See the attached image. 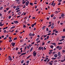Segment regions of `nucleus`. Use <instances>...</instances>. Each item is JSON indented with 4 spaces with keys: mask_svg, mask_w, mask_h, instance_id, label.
I'll return each instance as SVG.
<instances>
[{
    "mask_svg": "<svg viewBox=\"0 0 65 65\" xmlns=\"http://www.w3.org/2000/svg\"><path fill=\"white\" fill-rule=\"evenodd\" d=\"M38 50H39V51H40L42 50V51H43V50L44 49L43 48V47H39V48H38Z\"/></svg>",
    "mask_w": 65,
    "mask_h": 65,
    "instance_id": "obj_1",
    "label": "nucleus"
},
{
    "mask_svg": "<svg viewBox=\"0 0 65 65\" xmlns=\"http://www.w3.org/2000/svg\"><path fill=\"white\" fill-rule=\"evenodd\" d=\"M36 52V51H34L33 52V56H36L37 54H36V52Z\"/></svg>",
    "mask_w": 65,
    "mask_h": 65,
    "instance_id": "obj_2",
    "label": "nucleus"
},
{
    "mask_svg": "<svg viewBox=\"0 0 65 65\" xmlns=\"http://www.w3.org/2000/svg\"><path fill=\"white\" fill-rule=\"evenodd\" d=\"M29 1H27L26 2L25 5L26 6H28L29 5Z\"/></svg>",
    "mask_w": 65,
    "mask_h": 65,
    "instance_id": "obj_3",
    "label": "nucleus"
},
{
    "mask_svg": "<svg viewBox=\"0 0 65 65\" xmlns=\"http://www.w3.org/2000/svg\"><path fill=\"white\" fill-rule=\"evenodd\" d=\"M14 24H18L19 22L18 21H14Z\"/></svg>",
    "mask_w": 65,
    "mask_h": 65,
    "instance_id": "obj_4",
    "label": "nucleus"
},
{
    "mask_svg": "<svg viewBox=\"0 0 65 65\" xmlns=\"http://www.w3.org/2000/svg\"><path fill=\"white\" fill-rule=\"evenodd\" d=\"M15 43H11V44L12 45V46H14V45H15Z\"/></svg>",
    "mask_w": 65,
    "mask_h": 65,
    "instance_id": "obj_5",
    "label": "nucleus"
},
{
    "mask_svg": "<svg viewBox=\"0 0 65 65\" xmlns=\"http://www.w3.org/2000/svg\"><path fill=\"white\" fill-rule=\"evenodd\" d=\"M11 56H9L8 58V60H10V61H11L12 60V58H11Z\"/></svg>",
    "mask_w": 65,
    "mask_h": 65,
    "instance_id": "obj_6",
    "label": "nucleus"
},
{
    "mask_svg": "<svg viewBox=\"0 0 65 65\" xmlns=\"http://www.w3.org/2000/svg\"><path fill=\"white\" fill-rule=\"evenodd\" d=\"M54 57H55V58H57V57L58 56V55H57V54H55L54 55Z\"/></svg>",
    "mask_w": 65,
    "mask_h": 65,
    "instance_id": "obj_7",
    "label": "nucleus"
},
{
    "mask_svg": "<svg viewBox=\"0 0 65 65\" xmlns=\"http://www.w3.org/2000/svg\"><path fill=\"white\" fill-rule=\"evenodd\" d=\"M61 55V53L60 52H58V56H60V55Z\"/></svg>",
    "mask_w": 65,
    "mask_h": 65,
    "instance_id": "obj_8",
    "label": "nucleus"
},
{
    "mask_svg": "<svg viewBox=\"0 0 65 65\" xmlns=\"http://www.w3.org/2000/svg\"><path fill=\"white\" fill-rule=\"evenodd\" d=\"M46 27L45 26H44L42 28L43 30H44V28Z\"/></svg>",
    "mask_w": 65,
    "mask_h": 65,
    "instance_id": "obj_9",
    "label": "nucleus"
},
{
    "mask_svg": "<svg viewBox=\"0 0 65 65\" xmlns=\"http://www.w3.org/2000/svg\"><path fill=\"white\" fill-rule=\"evenodd\" d=\"M62 48V47H60L58 48V49L59 50H61V49Z\"/></svg>",
    "mask_w": 65,
    "mask_h": 65,
    "instance_id": "obj_10",
    "label": "nucleus"
},
{
    "mask_svg": "<svg viewBox=\"0 0 65 65\" xmlns=\"http://www.w3.org/2000/svg\"><path fill=\"white\" fill-rule=\"evenodd\" d=\"M52 60H56V58H52Z\"/></svg>",
    "mask_w": 65,
    "mask_h": 65,
    "instance_id": "obj_11",
    "label": "nucleus"
},
{
    "mask_svg": "<svg viewBox=\"0 0 65 65\" xmlns=\"http://www.w3.org/2000/svg\"><path fill=\"white\" fill-rule=\"evenodd\" d=\"M55 5H56V3H54V4H53V5H53V7H54V6H55Z\"/></svg>",
    "mask_w": 65,
    "mask_h": 65,
    "instance_id": "obj_12",
    "label": "nucleus"
},
{
    "mask_svg": "<svg viewBox=\"0 0 65 65\" xmlns=\"http://www.w3.org/2000/svg\"><path fill=\"white\" fill-rule=\"evenodd\" d=\"M8 28V27H5L3 28V30H5V29H7Z\"/></svg>",
    "mask_w": 65,
    "mask_h": 65,
    "instance_id": "obj_13",
    "label": "nucleus"
},
{
    "mask_svg": "<svg viewBox=\"0 0 65 65\" xmlns=\"http://www.w3.org/2000/svg\"><path fill=\"white\" fill-rule=\"evenodd\" d=\"M20 9V8H17L16 9V10H19Z\"/></svg>",
    "mask_w": 65,
    "mask_h": 65,
    "instance_id": "obj_14",
    "label": "nucleus"
},
{
    "mask_svg": "<svg viewBox=\"0 0 65 65\" xmlns=\"http://www.w3.org/2000/svg\"><path fill=\"white\" fill-rule=\"evenodd\" d=\"M15 28V26H13L12 27H11V29H13V28Z\"/></svg>",
    "mask_w": 65,
    "mask_h": 65,
    "instance_id": "obj_15",
    "label": "nucleus"
},
{
    "mask_svg": "<svg viewBox=\"0 0 65 65\" xmlns=\"http://www.w3.org/2000/svg\"><path fill=\"white\" fill-rule=\"evenodd\" d=\"M21 12H18V15H20V14H21Z\"/></svg>",
    "mask_w": 65,
    "mask_h": 65,
    "instance_id": "obj_16",
    "label": "nucleus"
},
{
    "mask_svg": "<svg viewBox=\"0 0 65 65\" xmlns=\"http://www.w3.org/2000/svg\"><path fill=\"white\" fill-rule=\"evenodd\" d=\"M32 35V33H29V35L30 36H31Z\"/></svg>",
    "mask_w": 65,
    "mask_h": 65,
    "instance_id": "obj_17",
    "label": "nucleus"
},
{
    "mask_svg": "<svg viewBox=\"0 0 65 65\" xmlns=\"http://www.w3.org/2000/svg\"><path fill=\"white\" fill-rule=\"evenodd\" d=\"M54 62H53L52 63H48V64H49L50 65H52V64H53Z\"/></svg>",
    "mask_w": 65,
    "mask_h": 65,
    "instance_id": "obj_18",
    "label": "nucleus"
},
{
    "mask_svg": "<svg viewBox=\"0 0 65 65\" xmlns=\"http://www.w3.org/2000/svg\"><path fill=\"white\" fill-rule=\"evenodd\" d=\"M24 60H22L21 62V63L22 64V63H24Z\"/></svg>",
    "mask_w": 65,
    "mask_h": 65,
    "instance_id": "obj_19",
    "label": "nucleus"
},
{
    "mask_svg": "<svg viewBox=\"0 0 65 65\" xmlns=\"http://www.w3.org/2000/svg\"><path fill=\"white\" fill-rule=\"evenodd\" d=\"M3 9V7L2 6L0 7V10H2Z\"/></svg>",
    "mask_w": 65,
    "mask_h": 65,
    "instance_id": "obj_20",
    "label": "nucleus"
},
{
    "mask_svg": "<svg viewBox=\"0 0 65 65\" xmlns=\"http://www.w3.org/2000/svg\"><path fill=\"white\" fill-rule=\"evenodd\" d=\"M17 37H15L13 39L14 40H17Z\"/></svg>",
    "mask_w": 65,
    "mask_h": 65,
    "instance_id": "obj_21",
    "label": "nucleus"
},
{
    "mask_svg": "<svg viewBox=\"0 0 65 65\" xmlns=\"http://www.w3.org/2000/svg\"><path fill=\"white\" fill-rule=\"evenodd\" d=\"M53 47H54V46L53 45H51L50 46V47L52 48H53Z\"/></svg>",
    "mask_w": 65,
    "mask_h": 65,
    "instance_id": "obj_22",
    "label": "nucleus"
},
{
    "mask_svg": "<svg viewBox=\"0 0 65 65\" xmlns=\"http://www.w3.org/2000/svg\"><path fill=\"white\" fill-rule=\"evenodd\" d=\"M64 15V14H62L61 15V17H63Z\"/></svg>",
    "mask_w": 65,
    "mask_h": 65,
    "instance_id": "obj_23",
    "label": "nucleus"
},
{
    "mask_svg": "<svg viewBox=\"0 0 65 65\" xmlns=\"http://www.w3.org/2000/svg\"><path fill=\"white\" fill-rule=\"evenodd\" d=\"M40 41L39 40L37 42V43H40Z\"/></svg>",
    "mask_w": 65,
    "mask_h": 65,
    "instance_id": "obj_24",
    "label": "nucleus"
},
{
    "mask_svg": "<svg viewBox=\"0 0 65 65\" xmlns=\"http://www.w3.org/2000/svg\"><path fill=\"white\" fill-rule=\"evenodd\" d=\"M31 26L32 28H33L34 27V24H32V25H31Z\"/></svg>",
    "mask_w": 65,
    "mask_h": 65,
    "instance_id": "obj_25",
    "label": "nucleus"
},
{
    "mask_svg": "<svg viewBox=\"0 0 65 65\" xmlns=\"http://www.w3.org/2000/svg\"><path fill=\"white\" fill-rule=\"evenodd\" d=\"M55 53H56V52L55 51L53 52L52 53L53 55H54V54H55Z\"/></svg>",
    "mask_w": 65,
    "mask_h": 65,
    "instance_id": "obj_26",
    "label": "nucleus"
},
{
    "mask_svg": "<svg viewBox=\"0 0 65 65\" xmlns=\"http://www.w3.org/2000/svg\"><path fill=\"white\" fill-rule=\"evenodd\" d=\"M20 42H23V40H20Z\"/></svg>",
    "mask_w": 65,
    "mask_h": 65,
    "instance_id": "obj_27",
    "label": "nucleus"
},
{
    "mask_svg": "<svg viewBox=\"0 0 65 65\" xmlns=\"http://www.w3.org/2000/svg\"><path fill=\"white\" fill-rule=\"evenodd\" d=\"M54 27V26L53 25H52L51 26V28L52 29H53Z\"/></svg>",
    "mask_w": 65,
    "mask_h": 65,
    "instance_id": "obj_28",
    "label": "nucleus"
},
{
    "mask_svg": "<svg viewBox=\"0 0 65 65\" xmlns=\"http://www.w3.org/2000/svg\"><path fill=\"white\" fill-rule=\"evenodd\" d=\"M49 36H48L47 37V39H48V38H49Z\"/></svg>",
    "mask_w": 65,
    "mask_h": 65,
    "instance_id": "obj_29",
    "label": "nucleus"
},
{
    "mask_svg": "<svg viewBox=\"0 0 65 65\" xmlns=\"http://www.w3.org/2000/svg\"><path fill=\"white\" fill-rule=\"evenodd\" d=\"M30 4L31 5H32V6L33 5V4H32V3H30Z\"/></svg>",
    "mask_w": 65,
    "mask_h": 65,
    "instance_id": "obj_30",
    "label": "nucleus"
},
{
    "mask_svg": "<svg viewBox=\"0 0 65 65\" xmlns=\"http://www.w3.org/2000/svg\"><path fill=\"white\" fill-rule=\"evenodd\" d=\"M51 18H53V17H54V14H52V15H51Z\"/></svg>",
    "mask_w": 65,
    "mask_h": 65,
    "instance_id": "obj_31",
    "label": "nucleus"
},
{
    "mask_svg": "<svg viewBox=\"0 0 65 65\" xmlns=\"http://www.w3.org/2000/svg\"><path fill=\"white\" fill-rule=\"evenodd\" d=\"M31 55H29V56H28L27 58V59H29V57H30V56H31Z\"/></svg>",
    "mask_w": 65,
    "mask_h": 65,
    "instance_id": "obj_32",
    "label": "nucleus"
},
{
    "mask_svg": "<svg viewBox=\"0 0 65 65\" xmlns=\"http://www.w3.org/2000/svg\"><path fill=\"white\" fill-rule=\"evenodd\" d=\"M46 30L47 31H48V28H46Z\"/></svg>",
    "mask_w": 65,
    "mask_h": 65,
    "instance_id": "obj_33",
    "label": "nucleus"
},
{
    "mask_svg": "<svg viewBox=\"0 0 65 65\" xmlns=\"http://www.w3.org/2000/svg\"><path fill=\"white\" fill-rule=\"evenodd\" d=\"M39 38H38L36 39V41H38V40H39Z\"/></svg>",
    "mask_w": 65,
    "mask_h": 65,
    "instance_id": "obj_34",
    "label": "nucleus"
},
{
    "mask_svg": "<svg viewBox=\"0 0 65 65\" xmlns=\"http://www.w3.org/2000/svg\"><path fill=\"white\" fill-rule=\"evenodd\" d=\"M20 10H17V11H16V12H19V11H20Z\"/></svg>",
    "mask_w": 65,
    "mask_h": 65,
    "instance_id": "obj_35",
    "label": "nucleus"
},
{
    "mask_svg": "<svg viewBox=\"0 0 65 65\" xmlns=\"http://www.w3.org/2000/svg\"><path fill=\"white\" fill-rule=\"evenodd\" d=\"M27 18H28V17L26 16V17L24 18V20H25V19H26Z\"/></svg>",
    "mask_w": 65,
    "mask_h": 65,
    "instance_id": "obj_36",
    "label": "nucleus"
},
{
    "mask_svg": "<svg viewBox=\"0 0 65 65\" xmlns=\"http://www.w3.org/2000/svg\"><path fill=\"white\" fill-rule=\"evenodd\" d=\"M55 13H56V14H57V13H58V12L57 11H55Z\"/></svg>",
    "mask_w": 65,
    "mask_h": 65,
    "instance_id": "obj_37",
    "label": "nucleus"
},
{
    "mask_svg": "<svg viewBox=\"0 0 65 65\" xmlns=\"http://www.w3.org/2000/svg\"><path fill=\"white\" fill-rule=\"evenodd\" d=\"M62 43H58V44L60 45V44H62Z\"/></svg>",
    "mask_w": 65,
    "mask_h": 65,
    "instance_id": "obj_38",
    "label": "nucleus"
},
{
    "mask_svg": "<svg viewBox=\"0 0 65 65\" xmlns=\"http://www.w3.org/2000/svg\"><path fill=\"white\" fill-rule=\"evenodd\" d=\"M21 54V52H18V55H20V54Z\"/></svg>",
    "mask_w": 65,
    "mask_h": 65,
    "instance_id": "obj_39",
    "label": "nucleus"
},
{
    "mask_svg": "<svg viewBox=\"0 0 65 65\" xmlns=\"http://www.w3.org/2000/svg\"><path fill=\"white\" fill-rule=\"evenodd\" d=\"M2 22H0V26H2Z\"/></svg>",
    "mask_w": 65,
    "mask_h": 65,
    "instance_id": "obj_40",
    "label": "nucleus"
},
{
    "mask_svg": "<svg viewBox=\"0 0 65 65\" xmlns=\"http://www.w3.org/2000/svg\"><path fill=\"white\" fill-rule=\"evenodd\" d=\"M11 16H10L8 18L9 19H10L11 18Z\"/></svg>",
    "mask_w": 65,
    "mask_h": 65,
    "instance_id": "obj_41",
    "label": "nucleus"
},
{
    "mask_svg": "<svg viewBox=\"0 0 65 65\" xmlns=\"http://www.w3.org/2000/svg\"><path fill=\"white\" fill-rule=\"evenodd\" d=\"M12 41V40L11 39H10V40L9 41V42H11Z\"/></svg>",
    "mask_w": 65,
    "mask_h": 65,
    "instance_id": "obj_42",
    "label": "nucleus"
},
{
    "mask_svg": "<svg viewBox=\"0 0 65 65\" xmlns=\"http://www.w3.org/2000/svg\"><path fill=\"white\" fill-rule=\"evenodd\" d=\"M59 2H61L62 1V0H57Z\"/></svg>",
    "mask_w": 65,
    "mask_h": 65,
    "instance_id": "obj_43",
    "label": "nucleus"
},
{
    "mask_svg": "<svg viewBox=\"0 0 65 65\" xmlns=\"http://www.w3.org/2000/svg\"><path fill=\"white\" fill-rule=\"evenodd\" d=\"M52 54V52H50L49 53V54Z\"/></svg>",
    "mask_w": 65,
    "mask_h": 65,
    "instance_id": "obj_44",
    "label": "nucleus"
},
{
    "mask_svg": "<svg viewBox=\"0 0 65 65\" xmlns=\"http://www.w3.org/2000/svg\"><path fill=\"white\" fill-rule=\"evenodd\" d=\"M15 50L16 51H18V48L17 47H16L15 48Z\"/></svg>",
    "mask_w": 65,
    "mask_h": 65,
    "instance_id": "obj_45",
    "label": "nucleus"
},
{
    "mask_svg": "<svg viewBox=\"0 0 65 65\" xmlns=\"http://www.w3.org/2000/svg\"><path fill=\"white\" fill-rule=\"evenodd\" d=\"M53 45H56V43H53Z\"/></svg>",
    "mask_w": 65,
    "mask_h": 65,
    "instance_id": "obj_46",
    "label": "nucleus"
},
{
    "mask_svg": "<svg viewBox=\"0 0 65 65\" xmlns=\"http://www.w3.org/2000/svg\"><path fill=\"white\" fill-rule=\"evenodd\" d=\"M52 26V24H50L48 26V27H51V26Z\"/></svg>",
    "mask_w": 65,
    "mask_h": 65,
    "instance_id": "obj_47",
    "label": "nucleus"
},
{
    "mask_svg": "<svg viewBox=\"0 0 65 65\" xmlns=\"http://www.w3.org/2000/svg\"><path fill=\"white\" fill-rule=\"evenodd\" d=\"M55 34V32H54L53 33H52V34L51 35H54Z\"/></svg>",
    "mask_w": 65,
    "mask_h": 65,
    "instance_id": "obj_48",
    "label": "nucleus"
},
{
    "mask_svg": "<svg viewBox=\"0 0 65 65\" xmlns=\"http://www.w3.org/2000/svg\"><path fill=\"white\" fill-rule=\"evenodd\" d=\"M4 33H6V30H4Z\"/></svg>",
    "mask_w": 65,
    "mask_h": 65,
    "instance_id": "obj_49",
    "label": "nucleus"
},
{
    "mask_svg": "<svg viewBox=\"0 0 65 65\" xmlns=\"http://www.w3.org/2000/svg\"><path fill=\"white\" fill-rule=\"evenodd\" d=\"M4 11L5 12H6L7 11V10H5Z\"/></svg>",
    "mask_w": 65,
    "mask_h": 65,
    "instance_id": "obj_50",
    "label": "nucleus"
},
{
    "mask_svg": "<svg viewBox=\"0 0 65 65\" xmlns=\"http://www.w3.org/2000/svg\"><path fill=\"white\" fill-rule=\"evenodd\" d=\"M27 48V46H25V47L24 50H25H25H26V49Z\"/></svg>",
    "mask_w": 65,
    "mask_h": 65,
    "instance_id": "obj_51",
    "label": "nucleus"
},
{
    "mask_svg": "<svg viewBox=\"0 0 65 65\" xmlns=\"http://www.w3.org/2000/svg\"><path fill=\"white\" fill-rule=\"evenodd\" d=\"M59 46H57L56 47L57 49H58V48H59Z\"/></svg>",
    "mask_w": 65,
    "mask_h": 65,
    "instance_id": "obj_52",
    "label": "nucleus"
},
{
    "mask_svg": "<svg viewBox=\"0 0 65 65\" xmlns=\"http://www.w3.org/2000/svg\"><path fill=\"white\" fill-rule=\"evenodd\" d=\"M23 27L24 28H25L26 27V26L24 25H23Z\"/></svg>",
    "mask_w": 65,
    "mask_h": 65,
    "instance_id": "obj_53",
    "label": "nucleus"
},
{
    "mask_svg": "<svg viewBox=\"0 0 65 65\" xmlns=\"http://www.w3.org/2000/svg\"><path fill=\"white\" fill-rule=\"evenodd\" d=\"M32 19H35V17H33L32 18Z\"/></svg>",
    "mask_w": 65,
    "mask_h": 65,
    "instance_id": "obj_54",
    "label": "nucleus"
},
{
    "mask_svg": "<svg viewBox=\"0 0 65 65\" xmlns=\"http://www.w3.org/2000/svg\"><path fill=\"white\" fill-rule=\"evenodd\" d=\"M26 62L27 63H29V61L28 60L27 61H26Z\"/></svg>",
    "mask_w": 65,
    "mask_h": 65,
    "instance_id": "obj_55",
    "label": "nucleus"
},
{
    "mask_svg": "<svg viewBox=\"0 0 65 65\" xmlns=\"http://www.w3.org/2000/svg\"><path fill=\"white\" fill-rule=\"evenodd\" d=\"M56 31V29H55L54 30H53V32H55V31Z\"/></svg>",
    "mask_w": 65,
    "mask_h": 65,
    "instance_id": "obj_56",
    "label": "nucleus"
},
{
    "mask_svg": "<svg viewBox=\"0 0 65 65\" xmlns=\"http://www.w3.org/2000/svg\"><path fill=\"white\" fill-rule=\"evenodd\" d=\"M51 34V33H50L47 34V35H50Z\"/></svg>",
    "mask_w": 65,
    "mask_h": 65,
    "instance_id": "obj_57",
    "label": "nucleus"
},
{
    "mask_svg": "<svg viewBox=\"0 0 65 65\" xmlns=\"http://www.w3.org/2000/svg\"><path fill=\"white\" fill-rule=\"evenodd\" d=\"M58 4V5H61V3H59Z\"/></svg>",
    "mask_w": 65,
    "mask_h": 65,
    "instance_id": "obj_58",
    "label": "nucleus"
},
{
    "mask_svg": "<svg viewBox=\"0 0 65 65\" xmlns=\"http://www.w3.org/2000/svg\"><path fill=\"white\" fill-rule=\"evenodd\" d=\"M62 52H63V53H65V50H63L62 51Z\"/></svg>",
    "mask_w": 65,
    "mask_h": 65,
    "instance_id": "obj_59",
    "label": "nucleus"
},
{
    "mask_svg": "<svg viewBox=\"0 0 65 65\" xmlns=\"http://www.w3.org/2000/svg\"><path fill=\"white\" fill-rule=\"evenodd\" d=\"M65 38V36H62L61 37V38Z\"/></svg>",
    "mask_w": 65,
    "mask_h": 65,
    "instance_id": "obj_60",
    "label": "nucleus"
},
{
    "mask_svg": "<svg viewBox=\"0 0 65 65\" xmlns=\"http://www.w3.org/2000/svg\"><path fill=\"white\" fill-rule=\"evenodd\" d=\"M55 32L56 33H58V30H57L56 31H55Z\"/></svg>",
    "mask_w": 65,
    "mask_h": 65,
    "instance_id": "obj_61",
    "label": "nucleus"
},
{
    "mask_svg": "<svg viewBox=\"0 0 65 65\" xmlns=\"http://www.w3.org/2000/svg\"><path fill=\"white\" fill-rule=\"evenodd\" d=\"M63 32H65V29L64 28V29H63Z\"/></svg>",
    "mask_w": 65,
    "mask_h": 65,
    "instance_id": "obj_62",
    "label": "nucleus"
},
{
    "mask_svg": "<svg viewBox=\"0 0 65 65\" xmlns=\"http://www.w3.org/2000/svg\"><path fill=\"white\" fill-rule=\"evenodd\" d=\"M57 41H59V38H57Z\"/></svg>",
    "mask_w": 65,
    "mask_h": 65,
    "instance_id": "obj_63",
    "label": "nucleus"
},
{
    "mask_svg": "<svg viewBox=\"0 0 65 65\" xmlns=\"http://www.w3.org/2000/svg\"><path fill=\"white\" fill-rule=\"evenodd\" d=\"M53 19H54V20L55 19H56V17H54Z\"/></svg>",
    "mask_w": 65,
    "mask_h": 65,
    "instance_id": "obj_64",
    "label": "nucleus"
}]
</instances>
